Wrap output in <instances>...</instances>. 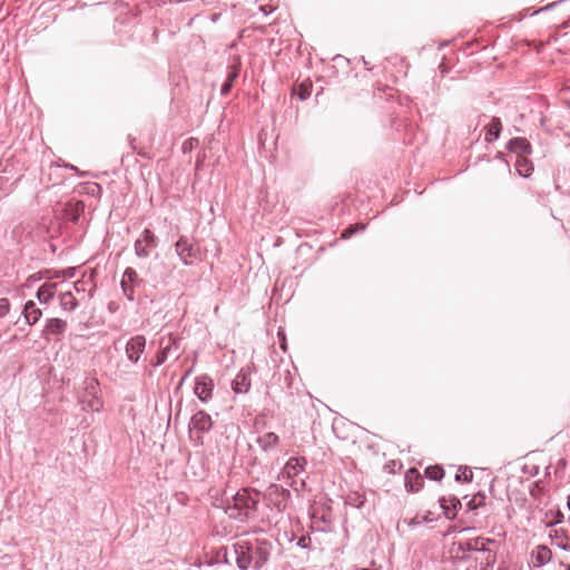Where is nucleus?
<instances>
[{
  "label": "nucleus",
  "mask_w": 570,
  "mask_h": 570,
  "mask_svg": "<svg viewBox=\"0 0 570 570\" xmlns=\"http://www.w3.org/2000/svg\"><path fill=\"white\" fill-rule=\"evenodd\" d=\"M23 316L29 325H33L40 320L42 312L33 301H28L23 307Z\"/></svg>",
  "instance_id": "obj_21"
},
{
  "label": "nucleus",
  "mask_w": 570,
  "mask_h": 570,
  "mask_svg": "<svg viewBox=\"0 0 570 570\" xmlns=\"http://www.w3.org/2000/svg\"><path fill=\"white\" fill-rule=\"evenodd\" d=\"M563 513L560 510L552 512V518L547 521V527H553L563 521Z\"/></svg>",
  "instance_id": "obj_33"
},
{
  "label": "nucleus",
  "mask_w": 570,
  "mask_h": 570,
  "mask_svg": "<svg viewBox=\"0 0 570 570\" xmlns=\"http://www.w3.org/2000/svg\"><path fill=\"white\" fill-rule=\"evenodd\" d=\"M161 348L156 354V361L153 366L158 367L166 362L168 356L179 348V338L175 334H169L167 337L160 338Z\"/></svg>",
  "instance_id": "obj_10"
},
{
  "label": "nucleus",
  "mask_w": 570,
  "mask_h": 570,
  "mask_svg": "<svg viewBox=\"0 0 570 570\" xmlns=\"http://www.w3.org/2000/svg\"><path fill=\"white\" fill-rule=\"evenodd\" d=\"M175 252L185 266H191L198 258V248L186 236H180L175 243Z\"/></svg>",
  "instance_id": "obj_5"
},
{
  "label": "nucleus",
  "mask_w": 570,
  "mask_h": 570,
  "mask_svg": "<svg viewBox=\"0 0 570 570\" xmlns=\"http://www.w3.org/2000/svg\"><path fill=\"white\" fill-rule=\"evenodd\" d=\"M78 402L83 411L100 412L104 402L100 397L99 381L94 376H87L78 392Z\"/></svg>",
  "instance_id": "obj_3"
},
{
  "label": "nucleus",
  "mask_w": 570,
  "mask_h": 570,
  "mask_svg": "<svg viewBox=\"0 0 570 570\" xmlns=\"http://www.w3.org/2000/svg\"><path fill=\"white\" fill-rule=\"evenodd\" d=\"M67 326V322L61 318H48L42 331V337L46 338L47 341L50 340V336H53L57 340H59L60 336L65 334Z\"/></svg>",
  "instance_id": "obj_12"
},
{
  "label": "nucleus",
  "mask_w": 570,
  "mask_h": 570,
  "mask_svg": "<svg viewBox=\"0 0 570 570\" xmlns=\"http://www.w3.org/2000/svg\"><path fill=\"white\" fill-rule=\"evenodd\" d=\"M236 564L240 570H261L268 561L273 544L267 539H240L233 544Z\"/></svg>",
  "instance_id": "obj_1"
},
{
  "label": "nucleus",
  "mask_w": 570,
  "mask_h": 570,
  "mask_svg": "<svg viewBox=\"0 0 570 570\" xmlns=\"http://www.w3.org/2000/svg\"><path fill=\"white\" fill-rule=\"evenodd\" d=\"M158 246V238L148 228H145L139 238L134 244L135 254L139 258H147L150 256L151 250Z\"/></svg>",
  "instance_id": "obj_6"
},
{
  "label": "nucleus",
  "mask_w": 570,
  "mask_h": 570,
  "mask_svg": "<svg viewBox=\"0 0 570 570\" xmlns=\"http://www.w3.org/2000/svg\"><path fill=\"white\" fill-rule=\"evenodd\" d=\"M10 311V303L7 298H0V317L6 316Z\"/></svg>",
  "instance_id": "obj_34"
},
{
  "label": "nucleus",
  "mask_w": 570,
  "mask_h": 570,
  "mask_svg": "<svg viewBox=\"0 0 570 570\" xmlns=\"http://www.w3.org/2000/svg\"><path fill=\"white\" fill-rule=\"evenodd\" d=\"M473 478V472L468 466H460L458 473L455 474L454 479L458 482L464 481V482H471Z\"/></svg>",
  "instance_id": "obj_29"
},
{
  "label": "nucleus",
  "mask_w": 570,
  "mask_h": 570,
  "mask_svg": "<svg viewBox=\"0 0 570 570\" xmlns=\"http://www.w3.org/2000/svg\"><path fill=\"white\" fill-rule=\"evenodd\" d=\"M306 465V460L304 458H291L282 470V475L287 479H293L298 475Z\"/></svg>",
  "instance_id": "obj_16"
},
{
  "label": "nucleus",
  "mask_w": 570,
  "mask_h": 570,
  "mask_svg": "<svg viewBox=\"0 0 570 570\" xmlns=\"http://www.w3.org/2000/svg\"><path fill=\"white\" fill-rule=\"evenodd\" d=\"M534 566L541 568L552 559V551L544 544H539L533 551Z\"/></svg>",
  "instance_id": "obj_20"
},
{
  "label": "nucleus",
  "mask_w": 570,
  "mask_h": 570,
  "mask_svg": "<svg viewBox=\"0 0 570 570\" xmlns=\"http://www.w3.org/2000/svg\"><path fill=\"white\" fill-rule=\"evenodd\" d=\"M365 502V498L363 494H360V493H352L350 494L347 498H346V503L352 505V507H355V508H361L363 507Z\"/></svg>",
  "instance_id": "obj_31"
},
{
  "label": "nucleus",
  "mask_w": 570,
  "mask_h": 570,
  "mask_svg": "<svg viewBox=\"0 0 570 570\" xmlns=\"http://www.w3.org/2000/svg\"><path fill=\"white\" fill-rule=\"evenodd\" d=\"M213 426L212 417L208 413L200 410L196 412L189 422V433L193 435L197 433V440H200V434L208 432Z\"/></svg>",
  "instance_id": "obj_11"
},
{
  "label": "nucleus",
  "mask_w": 570,
  "mask_h": 570,
  "mask_svg": "<svg viewBox=\"0 0 570 570\" xmlns=\"http://www.w3.org/2000/svg\"><path fill=\"white\" fill-rule=\"evenodd\" d=\"M485 129H487L485 137H484L485 141L493 142L494 140H497L502 130V124H501L500 118L493 117L491 119V122L488 126H485Z\"/></svg>",
  "instance_id": "obj_22"
},
{
  "label": "nucleus",
  "mask_w": 570,
  "mask_h": 570,
  "mask_svg": "<svg viewBox=\"0 0 570 570\" xmlns=\"http://www.w3.org/2000/svg\"><path fill=\"white\" fill-rule=\"evenodd\" d=\"M495 543L494 539L473 538L468 539L459 543V550L461 551H480L485 553V566L492 567L497 561L495 552L487 548V544Z\"/></svg>",
  "instance_id": "obj_4"
},
{
  "label": "nucleus",
  "mask_w": 570,
  "mask_h": 570,
  "mask_svg": "<svg viewBox=\"0 0 570 570\" xmlns=\"http://www.w3.org/2000/svg\"><path fill=\"white\" fill-rule=\"evenodd\" d=\"M439 502L444 517L448 520H453L456 517L458 510L461 508V501L456 497H451L449 499L442 497Z\"/></svg>",
  "instance_id": "obj_17"
},
{
  "label": "nucleus",
  "mask_w": 570,
  "mask_h": 570,
  "mask_svg": "<svg viewBox=\"0 0 570 570\" xmlns=\"http://www.w3.org/2000/svg\"><path fill=\"white\" fill-rule=\"evenodd\" d=\"M60 306L63 311H73L78 306V301L71 292L61 293L59 295Z\"/></svg>",
  "instance_id": "obj_24"
},
{
  "label": "nucleus",
  "mask_w": 570,
  "mask_h": 570,
  "mask_svg": "<svg viewBox=\"0 0 570 570\" xmlns=\"http://www.w3.org/2000/svg\"><path fill=\"white\" fill-rule=\"evenodd\" d=\"M352 234H354V229L352 227L345 229L343 233H342V237L343 238H347L350 237Z\"/></svg>",
  "instance_id": "obj_36"
},
{
  "label": "nucleus",
  "mask_w": 570,
  "mask_h": 570,
  "mask_svg": "<svg viewBox=\"0 0 570 570\" xmlns=\"http://www.w3.org/2000/svg\"><path fill=\"white\" fill-rule=\"evenodd\" d=\"M146 337L141 334L135 335L128 340L125 346V353L127 358L132 363L137 364L146 350Z\"/></svg>",
  "instance_id": "obj_9"
},
{
  "label": "nucleus",
  "mask_w": 570,
  "mask_h": 570,
  "mask_svg": "<svg viewBox=\"0 0 570 570\" xmlns=\"http://www.w3.org/2000/svg\"><path fill=\"white\" fill-rule=\"evenodd\" d=\"M515 169L522 177H529L533 170L532 163L527 159V156L517 158L515 160Z\"/></svg>",
  "instance_id": "obj_25"
},
{
  "label": "nucleus",
  "mask_w": 570,
  "mask_h": 570,
  "mask_svg": "<svg viewBox=\"0 0 570 570\" xmlns=\"http://www.w3.org/2000/svg\"><path fill=\"white\" fill-rule=\"evenodd\" d=\"M257 444L264 452H269L276 450L279 438L274 432H266L263 435H259L256 439Z\"/></svg>",
  "instance_id": "obj_19"
},
{
  "label": "nucleus",
  "mask_w": 570,
  "mask_h": 570,
  "mask_svg": "<svg viewBox=\"0 0 570 570\" xmlns=\"http://www.w3.org/2000/svg\"><path fill=\"white\" fill-rule=\"evenodd\" d=\"M214 381L208 375H202L196 379L194 393L202 401L207 402L212 399Z\"/></svg>",
  "instance_id": "obj_13"
},
{
  "label": "nucleus",
  "mask_w": 570,
  "mask_h": 570,
  "mask_svg": "<svg viewBox=\"0 0 570 570\" xmlns=\"http://www.w3.org/2000/svg\"><path fill=\"white\" fill-rule=\"evenodd\" d=\"M266 498L269 504L275 507L277 511L282 512L287 507V503L291 498V492L289 490L278 484H271L267 489Z\"/></svg>",
  "instance_id": "obj_7"
},
{
  "label": "nucleus",
  "mask_w": 570,
  "mask_h": 570,
  "mask_svg": "<svg viewBox=\"0 0 570 570\" xmlns=\"http://www.w3.org/2000/svg\"><path fill=\"white\" fill-rule=\"evenodd\" d=\"M258 497L259 492L256 490L247 488L240 489L233 497L232 501H227L225 513L230 519L245 522L254 518L257 510Z\"/></svg>",
  "instance_id": "obj_2"
},
{
  "label": "nucleus",
  "mask_w": 570,
  "mask_h": 570,
  "mask_svg": "<svg viewBox=\"0 0 570 570\" xmlns=\"http://www.w3.org/2000/svg\"><path fill=\"white\" fill-rule=\"evenodd\" d=\"M507 149L517 154V158L529 156L532 153L531 144L523 137H514L508 141Z\"/></svg>",
  "instance_id": "obj_14"
},
{
  "label": "nucleus",
  "mask_w": 570,
  "mask_h": 570,
  "mask_svg": "<svg viewBox=\"0 0 570 570\" xmlns=\"http://www.w3.org/2000/svg\"><path fill=\"white\" fill-rule=\"evenodd\" d=\"M237 77H238V72L236 70H232L228 72L227 78L220 88V94L223 96H226L230 91V89L233 87V82Z\"/></svg>",
  "instance_id": "obj_28"
},
{
  "label": "nucleus",
  "mask_w": 570,
  "mask_h": 570,
  "mask_svg": "<svg viewBox=\"0 0 570 570\" xmlns=\"http://www.w3.org/2000/svg\"><path fill=\"white\" fill-rule=\"evenodd\" d=\"M78 285H79V282L75 283V288H76V291H78V292H79V291H80V287H78Z\"/></svg>",
  "instance_id": "obj_40"
},
{
  "label": "nucleus",
  "mask_w": 570,
  "mask_h": 570,
  "mask_svg": "<svg viewBox=\"0 0 570 570\" xmlns=\"http://www.w3.org/2000/svg\"><path fill=\"white\" fill-rule=\"evenodd\" d=\"M232 389L235 393H246L250 389V377L247 370L242 368L232 382Z\"/></svg>",
  "instance_id": "obj_18"
},
{
  "label": "nucleus",
  "mask_w": 570,
  "mask_h": 570,
  "mask_svg": "<svg viewBox=\"0 0 570 570\" xmlns=\"http://www.w3.org/2000/svg\"><path fill=\"white\" fill-rule=\"evenodd\" d=\"M190 373H191V368H190V370H188V371L185 373V375L183 376V380H185V379H186Z\"/></svg>",
  "instance_id": "obj_38"
},
{
  "label": "nucleus",
  "mask_w": 570,
  "mask_h": 570,
  "mask_svg": "<svg viewBox=\"0 0 570 570\" xmlns=\"http://www.w3.org/2000/svg\"><path fill=\"white\" fill-rule=\"evenodd\" d=\"M309 542H311V538L308 537H301L297 541V546L302 549H309Z\"/></svg>",
  "instance_id": "obj_35"
},
{
  "label": "nucleus",
  "mask_w": 570,
  "mask_h": 570,
  "mask_svg": "<svg viewBox=\"0 0 570 570\" xmlns=\"http://www.w3.org/2000/svg\"><path fill=\"white\" fill-rule=\"evenodd\" d=\"M567 570H570V564L567 566Z\"/></svg>",
  "instance_id": "obj_41"
},
{
  "label": "nucleus",
  "mask_w": 570,
  "mask_h": 570,
  "mask_svg": "<svg viewBox=\"0 0 570 570\" xmlns=\"http://www.w3.org/2000/svg\"><path fill=\"white\" fill-rule=\"evenodd\" d=\"M567 507L570 510V494L568 495V499H567Z\"/></svg>",
  "instance_id": "obj_39"
},
{
  "label": "nucleus",
  "mask_w": 570,
  "mask_h": 570,
  "mask_svg": "<svg viewBox=\"0 0 570 570\" xmlns=\"http://www.w3.org/2000/svg\"><path fill=\"white\" fill-rule=\"evenodd\" d=\"M57 284L46 283L41 285L37 291V298L42 304H48L50 299L55 296Z\"/></svg>",
  "instance_id": "obj_23"
},
{
  "label": "nucleus",
  "mask_w": 570,
  "mask_h": 570,
  "mask_svg": "<svg viewBox=\"0 0 570 570\" xmlns=\"http://www.w3.org/2000/svg\"><path fill=\"white\" fill-rule=\"evenodd\" d=\"M141 283L142 279L139 278L137 272L132 267H127L125 269L120 282V287L128 301L132 302L135 299V288Z\"/></svg>",
  "instance_id": "obj_8"
},
{
  "label": "nucleus",
  "mask_w": 570,
  "mask_h": 570,
  "mask_svg": "<svg viewBox=\"0 0 570 570\" xmlns=\"http://www.w3.org/2000/svg\"><path fill=\"white\" fill-rule=\"evenodd\" d=\"M85 210L83 202H77L76 204L70 205L67 208V217L70 222L77 224L79 222L80 216Z\"/></svg>",
  "instance_id": "obj_26"
},
{
  "label": "nucleus",
  "mask_w": 570,
  "mask_h": 570,
  "mask_svg": "<svg viewBox=\"0 0 570 570\" xmlns=\"http://www.w3.org/2000/svg\"><path fill=\"white\" fill-rule=\"evenodd\" d=\"M309 85L306 82H302L297 90V96L301 100H306L311 96Z\"/></svg>",
  "instance_id": "obj_32"
},
{
  "label": "nucleus",
  "mask_w": 570,
  "mask_h": 570,
  "mask_svg": "<svg viewBox=\"0 0 570 570\" xmlns=\"http://www.w3.org/2000/svg\"><path fill=\"white\" fill-rule=\"evenodd\" d=\"M485 494L479 492L468 502L466 505L470 510H475L485 504Z\"/></svg>",
  "instance_id": "obj_30"
},
{
  "label": "nucleus",
  "mask_w": 570,
  "mask_h": 570,
  "mask_svg": "<svg viewBox=\"0 0 570 570\" xmlns=\"http://www.w3.org/2000/svg\"><path fill=\"white\" fill-rule=\"evenodd\" d=\"M559 548L564 550V551H569L570 552V543L559 544Z\"/></svg>",
  "instance_id": "obj_37"
},
{
  "label": "nucleus",
  "mask_w": 570,
  "mask_h": 570,
  "mask_svg": "<svg viewBox=\"0 0 570 570\" xmlns=\"http://www.w3.org/2000/svg\"><path fill=\"white\" fill-rule=\"evenodd\" d=\"M424 473H425L426 478L434 480V481H440L444 476V470L440 465L428 466L425 469Z\"/></svg>",
  "instance_id": "obj_27"
},
{
  "label": "nucleus",
  "mask_w": 570,
  "mask_h": 570,
  "mask_svg": "<svg viewBox=\"0 0 570 570\" xmlns=\"http://www.w3.org/2000/svg\"><path fill=\"white\" fill-rule=\"evenodd\" d=\"M405 488L410 492H417L423 488V476L415 468H411L404 475Z\"/></svg>",
  "instance_id": "obj_15"
}]
</instances>
